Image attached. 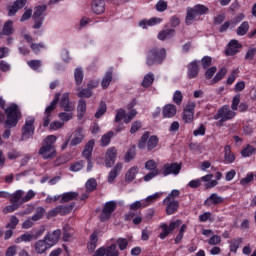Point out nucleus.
<instances>
[{"label":"nucleus","mask_w":256,"mask_h":256,"mask_svg":"<svg viewBox=\"0 0 256 256\" xmlns=\"http://www.w3.org/2000/svg\"><path fill=\"white\" fill-rule=\"evenodd\" d=\"M6 120L4 121V132L2 134L3 139H9L11 137V129H15L19 125V121L23 118L21 108L16 103L10 104L4 109Z\"/></svg>","instance_id":"1"},{"label":"nucleus","mask_w":256,"mask_h":256,"mask_svg":"<svg viewBox=\"0 0 256 256\" xmlns=\"http://www.w3.org/2000/svg\"><path fill=\"white\" fill-rule=\"evenodd\" d=\"M57 136L48 135L42 142V146L39 149V155L42 159H55L57 157V149H55V143Z\"/></svg>","instance_id":"2"},{"label":"nucleus","mask_w":256,"mask_h":256,"mask_svg":"<svg viewBox=\"0 0 256 256\" xmlns=\"http://www.w3.org/2000/svg\"><path fill=\"white\" fill-rule=\"evenodd\" d=\"M167 59V50L165 48L159 49L158 47H152L146 54V65L153 67V65H161Z\"/></svg>","instance_id":"3"},{"label":"nucleus","mask_w":256,"mask_h":256,"mask_svg":"<svg viewBox=\"0 0 256 256\" xmlns=\"http://www.w3.org/2000/svg\"><path fill=\"white\" fill-rule=\"evenodd\" d=\"M149 135V131H146L141 136L138 142V147L140 149H145V147H147V151H153V149L159 145V137L157 135H152L149 137Z\"/></svg>","instance_id":"4"},{"label":"nucleus","mask_w":256,"mask_h":256,"mask_svg":"<svg viewBox=\"0 0 256 256\" xmlns=\"http://www.w3.org/2000/svg\"><path fill=\"white\" fill-rule=\"evenodd\" d=\"M35 135V117L29 116L24 125L22 126V141H27V139H31V137Z\"/></svg>","instance_id":"5"},{"label":"nucleus","mask_w":256,"mask_h":256,"mask_svg":"<svg viewBox=\"0 0 256 256\" xmlns=\"http://www.w3.org/2000/svg\"><path fill=\"white\" fill-rule=\"evenodd\" d=\"M47 11L46 5H40L35 7L32 19H34V29H41L45 16L43 15Z\"/></svg>","instance_id":"6"},{"label":"nucleus","mask_w":256,"mask_h":256,"mask_svg":"<svg viewBox=\"0 0 256 256\" xmlns=\"http://www.w3.org/2000/svg\"><path fill=\"white\" fill-rule=\"evenodd\" d=\"M181 164L177 162L166 163L160 170L162 177H169V175H179L181 173Z\"/></svg>","instance_id":"7"},{"label":"nucleus","mask_w":256,"mask_h":256,"mask_svg":"<svg viewBox=\"0 0 256 256\" xmlns=\"http://www.w3.org/2000/svg\"><path fill=\"white\" fill-rule=\"evenodd\" d=\"M195 107H197V104L191 101H189L187 105L184 107L182 116L184 123H193L195 119Z\"/></svg>","instance_id":"8"},{"label":"nucleus","mask_w":256,"mask_h":256,"mask_svg":"<svg viewBox=\"0 0 256 256\" xmlns=\"http://www.w3.org/2000/svg\"><path fill=\"white\" fill-rule=\"evenodd\" d=\"M115 209H117V202L113 200L106 202L101 212L100 221H109Z\"/></svg>","instance_id":"9"},{"label":"nucleus","mask_w":256,"mask_h":256,"mask_svg":"<svg viewBox=\"0 0 256 256\" xmlns=\"http://www.w3.org/2000/svg\"><path fill=\"white\" fill-rule=\"evenodd\" d=\"M235 115L236 113L229 109V106L224 105L218 110L217 114L214 115V119L217 121L223 118V121H230V119H233Z\"/></svg>","instance_id":"10"},{"label":"nucleus","mask_w":256,"mask_h":256,"mask_svg":"<svg viewBox=\"0 0 256 256\" xmlns=\"http://www.w3.org/2000/svg\"><path fill=\"white\" fill-rule=\"evenodd\" d=\"M60 108L64 109L66 113H73L75 111V104L69 100V92L62 94L60 98Z\"/></svg>","instance_id":"11"},{"label":"nucleus","mask_w":256,"mask_h":256,"mask_svg":"<svg viewBox=\"0 0 256 256\" xmlns=\"http://www.w3.org/2000/svg\"><path fill=\"white\" fill-rule=\"evenodd\" d=\"M242 45L239 43V40L232 39L228 43V48L225 49V55L227 57H234L239 53V49H241Z\"/></svg>","instance_id":"12"},{"label":"nucleus","mask_w":256,"mask_h":256,"mask_svg":"<svg viewBox=\"0 0 256 256\" xmlns=\"http://www.w3.org/2000/svg\"><path fill=\"white\" fill-rule=\"evenodd\" d=\"M115 161H117V149L112 147L106 151L105 166L109 169L115 165Z\"/></svg>","instance_id":"13"},{"label":"nucleus","mask_w":256,"mask_h":256,"mask_svg":"<svg viewBox=\"0 0 256 256\" xmlns=\"http://www.w3.org/2000/svg\"><path fill=\"white\" fill-rule=\"evenodd\" d=\"M225 203V198L219 196L217 193H212L205 201V207H211L212 205H221Z\"/></svg>","instance_id":"14"},{"label":"nucleus","mask_w":256,"mask_h":256,"mask_svg":"<svg viewBox=\"0 0 256 256\" xmlns=\"http://www.w3.org/2000/svg\"><path fill=\"white\" fill-rule=\"evenodd\" d=\"M199 76V63L197 60L190 62L187 65V77L188 79H197Z\"/></svg>","instance_id":"15"},{"label":"nucleus","mask_w":256,"mask_h":256,"mask_svg":"<svg viewBox=\"0 0 256 256\" xmlns=\"http://www.w3.org/2000/svg\"><path fill=\"white\" fill-rule=\"evenodd\" d=\"M34 249L38 255H43L47 251V249H51V244H48L45 238L43 240H38L35 245Z\"/></svg>","instance_id":"16"},{"label":"nucleus","mask_w":256,"mask_h":256,"mask_svg":"<svg viewBox=\"0 0 256 256\" xmlns=\"http://www.w3.org/2000/svg\"><path fill=\"white\" fill-rule=\"evenodd\" d=\"M61 237V230H54L52 233L47 234L44 239L48 242L50 247H53Z\"/></svg>","instance_id":"17"},{"label":"nucleus","mask_w":256,"mask_h":256,"mask_svg":"<svg viewBox=\"0 0 256 256\" xmlns=\"http://www.w3.org/2000/svg\"><path fill=\"white\" fill-rule=\"evenodd\" d=\"M122 169H123V164L121 162H118L109 172L108 183H113V181H115V179L119 177V174L121 173Z\"/></svg>","instance_id":"18"},{"label":"nucleus","mask_w":256,"mask_h":256,"mask_svg":"<svg viewBox=\"0 0 256 256\" xmlns=\"http://www.w3.org/2000/svg\"><path fill=\"white\" fill-rule=\"evenodd\" d=\"M162 115L165 119H171L177 115V107L173 104H167L163 107Z\"/></svg>","instance_id":"19"},{"label":"nucleus","mask_w":256,"mask_h":256,"mask_svg":"<svg viewBox=\"0 0 256 256\" xmlns=\"http://www.w3.org/2000/svg\"><path fill=\"white\" fill-rule=\"evenodd\" d=\"M92 11L96 15L105 13V0H92Z\"/></svg>","instance_id":"20"},{"label":"nucleus","mask_w":256,"mask_h":256,"mask_svg":"<svg viewBox=\"0 0 256 256\" xmlns=\"http://www.w3.org/2000/svg\"><path fill=\"white\" fill-rule=\"evenodd\" d=\"M166 205V215H174L179 210V201L170 200L163 202Z\"/></svg>","instance_id":"21"},{"label":"nucleus","mask_w":256,"mask_h":256,"mask_svg":"<svg viewBox=\"0 0 256 256\" xmlns=\"http://www.w3.org/2000/svg\"><path fill=\"white\" fill-rule=\"evenodd\" d=\"M97 243H99V236L97 235V232H93L90 235L89 242L87 244L89 253H95V249H97Z\"/></svg>","instance_id":"22"},{"label":"nucleus","mask_w":256,"mask_h":256,"mask_svg":"<svg viewBox=\"0 0 256 256\" xmlns=\"http://www.w3.org/2000/svg\"><path fill=\"white\" fill-rule=\"evenodd\" d=\"M24 194L25 192L23 190H16L13 194L10 195V203L14 205H19V207H21V205H23V203H21V200L23 199Z\"/></svg>","instance_id":"23"},{"label":"nucleus","mask_w":256,"mask_h":256,"mask_svg":"<svg viewBox=\"0 0 256 256\" xmlns=\"http://www.w3.org/2000/svg\"><path fill=\"white\" fill-rule=\"evenodd\" d=\"M83 139H85V135H83V129L79 128L74 133V137L70 142L71 147H77V145H81L83 143Z\"/></svg>","instance_id":"24"},{"label":"nucleus","mask_w":256,"mask_h":256,"mask_svg":"<svg viewBox=\"0 0 256 256\" xmlns=\"http://www.w3.org/2000/svg\"><path fill=\"white\" fill-rule=\"evenodd\" d=\"M85 113H87V101H85V99H80L77 105V118L79 121L85 117Z\"/></svg>","instance_id":"25"},{"label":"nucleus","mask_w":256,"mask_h":256,"mask_svg":"<svg viewBox=\"0 0 256 256\" xmlns=\"http://www.w3.org/2000/svg\"><path fill=\"white\" fill-rule=\"evenodd\" d=\"M111 81H113V68H110L106 71V73L101 81L102 89H108L109 85H111Z\"/></svg>","instance_id":"26"},{"label":"nucleus","mask_w":256,"mask_h":256,"mask_svg":"<svg viewBox=\"0 0 256 256\" xmlns=\"http://www.w3.org/2000/svg\"><path fill=\"white\" fill-rule=\"evenodd\" d=\"M61 99V93H56L53 101L50 103L49 106L46 107L44 115H50L53 113L54 109H57V104Z\"/></svg>","instance_id":"27"},{"label":"nucleus","mask_w":256,"mask_h":256,"mask_svg":"<svg viewBox=\"0 0 256 256\" xmlns=\"http://www.w3.org/2000/svg\"><path fill=\"white\" fill-rule=\"evenodd\" d=\"M163 21L161 18H150V19H144L139 22V26L143 29H147V27H153Z\"/></svg>","instance_id":"28"},{"label":"nucleus","mask_w":256,"mask_h":256,"mask_svg":"<svg viewBox=\"0 0 256 256\" xmlns=\"http://www.w3.org/2000/svg\"><path fill=\"white\" fill-rule=\"evenodd\" d=\"M79 197L77 192H65L61 195L60 203H69V201H75Z\"/></svg>","instance_id":"29"},{"label":"nucleus","mask_w":256,"mask_h":256,"mask_svg":"<svg viewBox=\"0 0 256 256\" xmlns=\"http://www.w3.org/2000/svg\"><path fill=\"white\" fill-rule=\"evenodd\" d=\"M224 163L231 164L235 163V154L231 152V147L226 146L224 148Z\"/></svg>","instance_id":"30"},{"label":"nucleus","mask_w":256,"mask_h":256,"mask_svg":"<svg viewBox=\"0 0 256 256\" xmlns=\"http://www.w3.org/2000/svg\"><path fill=\"white\" fill-rule=\"evenodd\" d=\"M58 209L60 211V215L65 216L69 215L75 209V202H72L68 205H59Z\"/></svg>","instance_id":"31"},{"label":"nucleus","mask_w":256,"mask_h":256,"mask_svg":"<svg viewBox=\"0 0 256 256\" xmlns=\"http://www.w3.org/2000/svg\"><path fill=\"white\" fill-rule=\"evenodd\" d=\"M154 81H155V75L149 72L144 76V79L142 81V87H145V89H147L151 87V85H153Z\"/></svg>","instance_id":"32"},{"label":"nucleus","mask_w":256,"mask_h":256,"mask_svg":"<svg viewBox=\"0 0 256 256\" xmlns=\"http://www.w3.org/2000/svg\"><path fill=\"white\" fill-rule=\"evenodd\" d=\"M173 35H175V29H166V30L159 32L158 39L160 41H165V39H171V37H173Z\"/></svg>","instance_id":"33"},{"label":"nucleus","mask_w":256,"mask_h":256,"mask_svg":"<svg viewBox=\"0 0 256 256\" xmlns=\"http://www.w3.org/2000/svg\"><path fill=\"white\" fill-rule=\"evenodd\" d=\"M248 32H249V22L248 21L242 22L241 25L236 29V33H237V35H239V37H243V36L247 35Z\"/></svg>","instance_id":"34"},{"label":"nucleus","mask_w":256,"mask_h":256,"mask_svg":"<svg viewBox=\"0 0 256 256\" xmlns=\"http://www.w3.org/2000/svg\"><path fill=\"white\" fill-rule=\"evenodd\" d=\"M115 136V132L109 131L101 137V147H107L111 143V139Z\"/></svg>","instance_id":"35"},{"label":"nucleus","mask_w":256,"mask_h":256,"mask_svg":"<svg viewBox=\"0 0 256 256\" xmlns=\"http://www.w3.org/2000/svg\"><path fill=\"white\" fill-rule=\"evenodd\" d=\"M241 243H243V238H236L230 242V252L231 253H237L239 250V247H241Z\"/></svg>","instance_id":"36"},{"label":"nucleus","mask_w":256,"mask_h":256,"mask_svg":"<svg viewBox=\"0 0 256 256\" xmlns=\"http://www.w3.org/2000/svg\"><path fill=\"white\" fill-rule=\"evenodd\" d=\"M15 30L13 29V21L8 20L5 22L3 26V35H6L7 37L13 35V32Z\"/></svg>","instance_id":"37"},{"label":"nucleus","mask_w":256,"mask_h":256,"mask_svg":"<svg viewBox=\"0 0 256 256\" xmlns=\"http://www.w3.org/2000/svg\"><path fill=\"white\" fill-rule=\"evenodd\" d=\"M120 252L117 249V244L112 243L109 246H106V256H119Z\"/></svg>","instance_id":"38"},{"label":"nucleus","mask_w":256,"mask_h":256,"mask_svg":"<svg viewBox=\"0 0 256 256\" xmlns=\"http://www.w3.org/2000/svg\"><path fill=\"white\" fill-rule=\"evenodd\" d=\"M105 113H107V104L102 101L100 102L99 107L95 113V118L101 119V117H103Z\"/></svg>","instance_id":"39"},{"label":"nucleus","mask_w":256,"mask_h":256,"mask_svg":"<svg viewBox=\"0 0 256 256\" xmlns=\"http://www.w3.org/2000/svg\"><path fill=\"white\" fill-rule=\"evenodd\" d=\"M137 173H139L137 167H131L125 175L126 181H128V183H131V181H135Z\"/></svg>","instance_id":"40"},{"label":"nucleus","mask_w":256,"mask_h":256,"mask_svg":"<svg viewBox=\"0 0 256 256\" xmlns=\"http://www.w3.org/2000/svg\"><path fill=\"white\" fill-rule=\"evenodd\" d=\"M198 14L195 13L194 8H187L186 25H191Z\"/></svg>","instance_id":"41"},{"label":"nucleus","mask_w":256,"mask_h":256,"mask_svg":"<svg viewBox=\"0 0 256 256\" xmlns=\"http://www.w3.org/2000/svg\"><path fill=\"white\" fill-rule=\"evenodd\" d=\"M83 69L81 68H76L74 71V79H75V84L77 86L81 85L83 83Z\"/></svg>","instance_id":"42"},{"label":"nucleus","mask_w":256,"mask_h":256,"mask_svg":"<svg viewBox=\"0 0 256 256\" xmlns=\"http://www.w3.org/2000/svg\"><path fill=\"white\" fill-rule=\"evenodd\" d=\"M74 233H75V230H73V228L64 227V229H63V241H65V243H68V241H70L71 238L73 237Z\"/></svg>","instance_id":"43"},{"label":"nucleus","mask_w":256,"mask_h":256,"mask_svg":"<svg viewBox=\"0 0 256 256\" xmlns=\"http://www.w3.org/2000/svg\"><path fill=\"white\" fill-rule=\"evenodd\" d=\"M147 207V202L144 200L135 201L130 205L131 211H139V209H145Z\"/></svg>","instance_id":"44"},{"label":"nucleus","mask_w":256,"mask_h":256,"mask_svg":"<svg viewBox=\"0 0 256 256\" xmlns=\"http://www.w3.org/2000/svg\"><path fill=\"white\" fill-rule=\"evenodd\" d=\"M256 149L251 144L246 145V147L241 151L242 157H251L255 155Z\"/></svg>","instance_id":"45"},{"label":"nucleus","mask_w":256,"mask_h":256,"mask_svg":"<svg viewBox=\"0 0 256 256\" xmlns=\"http://www.w3.org/2000/svg\"><path fill=\"white\" fill-rule=\"evenodd\" d=\"M78 97L80 99H91L93 92L89 88H83L78 92Z\"/></svg>","instance_id":"46"},{"label":"nucleus","mask_w":256,"mask_h":256,"mask_svg":"<svg viewBox=\"0 0 256 256\" xmlns=\"http://www.w3.org/2000/svg\"><path fill=\"white\" fill-rule=\"evenodd\" d=\"M115 245H118L120 251H125L129 247V240L127 238H118Z\"/></svg>","instance_id":"47"},{"label":"nucleus","mask_w":256,"mask_h":256,"mask_svg":"<svg viewBox=\"0 0 256 256\" xmlns=\"http://www.w3.org/2000/svg\"><path fill=\"white\" fill-rule=\"evenodd\" d=\"M95 189H97V180H95V178L88 179L86 182V190L88 193H93Z\"/></svg>","instance_id":"48"},{"label":"nucleus","mask_w":256,"mask_h":256,"mask_svg":"<svg viewBox=\"0 0 256 256\" xmlns=\"http://www.w3.org/2000/svg\"><path fill=\"white\" fill-rule=\"evenodd\" d=\"M45 215V208L38 207L36 209L35 214L31 217L32 221H40V219H43V216Z\"/></svg>","instance_id":"49"},{"label":"nucleus","mask_w":256,"mask_h":256,"mask_svg":"<svg viewBox=\"0 0 256 256\" xmlns=\"http://www.w3.org/2000/svg\"><path fill=\"white\" fill-rule=\"evenodd\" d=\"M160 228L162 229V232L159 234V238L162 240L167 239L171 233V230H169V225L163 223L160 225Z\"/></svg>","instance_id":"50"},{"label":"nucleus","mask_w":256,"mask_h":256,"mask_svg":"<svg viewBox=\"0 0 256 256\" xmlns=\"http://www.w3.org/2000/svg\"><path fill=\"white\" fill-rule=\"evenodd\" d=\"M135 155H137V153L135 152V147L128 149V151L126 152V154L124 156L125 163H129V162L133 161V159H135Z\"/></svg>","instance_id":"51"},{"label":"nucleus","mask_w":256,"mask_h":256,"mask_svg":"<svg viewBox=\"0 0 256 256\" xmlns=\"http://www.w3.org/2000/svg\"><path fill=\"white\" fill-rule=\"evenodd\" d=\"M30 48L35 53V55H39L41 53V49H45V44L43 42L40 43H31Z\"/></svg>","instance_id":"52"},{"label":"nucleus","mask_w":256,"mask_h":256,"mask_svg":"<svg viewBox=\"0 0 256 256\" xmlns=\"http://www.w3.org/2000/svg\"><path fill=\"white\" fill-rule=\"evenodd\" d=\"M225 75H227V68L223 67L214 76L213 83H219V81H221Z\"/></svg>","instance_id":"53"},{"label":"nucleus","mask_w":256,"mask_h":256,"mask_svg":"<svg viewBox=\"0 0 256 256\" xmlns=\"http://www.w3.org/2000/svg\"><path fill=\"white\" fill-rule=\"evenodd\" d=\"M35 239V235L30 233H24L19 238H17L16 243H19V241H23L24 243H29Z\"/></svg>","instance_id":"54"},{"label":"nucleus","mask_w":256,"mask_h":256,"mask_svg":"<svg viewBox=\"0 0 256 256\" xmlns=\"http://www.w3.org/2000/svg\"><path fill=\"white\" fill-rule=\"evenodd\" d=\"M27 65L32 69V71H39V69H41L42 62L41 60H30L27 62Z\"/></svg>","instance_id":"55"},{"label":"nucleus","mask_w":256,"mask_h":256,"mask_svg":"<svg viewBox=\"0 0 256 256\" xmlns=\"http://www.w3.org/2000/svg\"><path fill=\"white\" fill-rule=\"evenodd\" d=\"M142 127H143V122L139 120L132 122L131 128H130L131 135H135V133H137V131H139Z\"/></svg>","instance_id":"56"},{"label":"nucleus","mask_w":256,"mask_h":256,"mask_svg":"<svg viewBox=\"0 0 256 256\" xmlns=\"http://www.w3.org/2000/svg\"><path fill=\"white\" fill-rule=\"evenodd\" d=\"M17 225H19V218L13 215L10 217V222L6 225V229H17Z\"/></svg>","instance_id":"57"},{"label":"nucleus","mask_w":256,"mask_h":256,"mask_svg":"<svg viewBox=\"0 0 256 256\" xmlns=\"http://www.w3.org/2000/svg\"><path fill=\"white\" fill-rule=\"evenodd\" d=\"M180 195L181 191L174 189L171 191L168 197L163 200V203H167V201H175V199H177V197H179Z\"/></svg>","instance_id":"58"},{"label":"nucleus","mask_w":256,"mask_h":256,"mask_svg":"<svg viewBox=\"0 0 256 256\" xmlns=\"http://www.w3.org/2000/svg\"><path fill=\"white\" fill-rule=\"evenodd\" d=\"M195 13L197 15H205L207 11H209V8H207L205 5L197 4L193 7Z\"/></svg>","instance_id":"59"},{"label":"nucleus","mask_w":256,"mask_h":256,"mask_svg":"<svg viewBox=\"0 0 256 256\" xmlns=\"http://www.w3.org/2000/svg\"><path fill=\"white\" fill-rule=\"evenodd\" d=\"M213 63V58L211 56H204L201 59V65L203 67V69H209V67H211Z\"/></svg>","instance_id":"60"},{"label":"nucleus","mask_w":256,"mask_h":256,"mask_svg":"<svg viewBox=\"0 0 256 256\" xmlns=\"http://www.w3.org/2000/svg\"><path fill=\"white\" fill-rule=\"evenodd\" d=\"M83 169V160L77 161L70 165L69 170L73 173H77V171H81Z\"/></svg>","instance_id":"61"},{"label":"nucleus","mask_w":256,"mask_h":256,"mask_svg":"<svg viewBox=\"0 0 256 256\" xmlns=\"http://www.w3.org/2000/svg\"><path fill=\"white\" fill-rule=\"evenodd\" d=\"M173 101L176 105H181V103H183V93H181L179 90H176L173 95Z\"/></svg>","instance_id":"62"},{"label":"nucleus","mask_w":256,"mask_h":256,"mask_svg":"<svg viewBox=\"0 0 256 256\" xmlns=\"http://www.w3.org/2000/svg\"><path fill=\"white\" fill-rule=\"evenodd\" d=\"M145 169H147V171H159V169H157V162H155V160L146 161Z\"/></svg>","instance_id":"63"},{"label":"nucleus","mask_w":256,"mask_h":256,"mask_svg":"<svg viewBox=\"0 0 256 256\" xmlns=\"http://www.w3.org/2000/svg\"><path fill=\"white\" fill-rule=\"evenodd\" d=\"M256 55V48H250L245 54V61H253Z\"/></svg>","instance_id":"64"}]
</instances>
